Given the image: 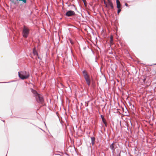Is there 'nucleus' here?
<instances>
[{"label":"nucleus","mask_w":156,"mask_h":156,"mask_svg":"<svg viewBox=\"0 0 156 156\" xmlns=\"http://www.w3.org/2000/svg\"><path fill=\"white\" fill-rule=\"evenodd\" d=\"M18 74L19 77L22 80L27 79L30 75L28 72L25 71L19 72Z\"/></svg>","instance_id":"nucleus-1"},{"label":"nucleus","mask_w":156,"mask_h":156,"mask_svg":"<svg viewBox=\"0 0 156 156\" xmlns=\"http://www.w3.org/2000/svg\"><path fill=\"white\" fill-rule=\"evenodd\" d=\"M31 91L35 95V97L38 102L41 103L43 102V99L41 95L38 94L36 91L33 89H31Z\"/></svg>","instance_id":"nucleus-2"},{"label":"nucleus","mask_w":156,"mask_h":156,"mask_svg":"<svg viewBox=\"0 0 156 156\" xmlns=\"http://www.w3.org/2000/svg\"><path fill=\"white\" fill-rule=\"evenodd\" d=\"M29 30L28 29L24 27L22 33V35L23 36L25 37H27L29 34Z\"/></svg>","instance_id":"nucleus-3"},{"label":"nucleus","mask_w":156,"mask_h":156,"mask_svg":"<svg viewBox=\"0 0 156 156\" xmlns=\"http://www.w3.org/2000/svg\"><path fill=\"white\" fill-rule=\"evenodd\" d=\"M84 78L88 86H89L90 84V79L89 76V75L87 76H86L84 77Z\"/></svg>","instance_id":"nucleus-4"},{"label":"nucleus","mask_w":156,"mask_h":156,"mask_svg":"<svg viewBox=\"0 0 156 156\" xmlns=\"http://www.w3.org/2000/svg\"><path fill=\"white\" fill-rule=\"evenodd\" d=\"M75 14V12L73 11H69L67 12L66 15V16H69L73 15Z\"/></svg>","instance_id":"nucleus-5"},{"label":"nucleus","mask_w":156,"mask_h":156,"mask_svg":"<svg viewBox=\"0 0 156 156\" xmlns=\"http://www.w3.org/2000/svg\"><path fill=\"white\" fill-rule=\"evenodd\" d=\"M117 7L118 9L120 8L121 6L120 2L119 0H116Z\"/></svg>","instance_id":"nucleus-6"},{"label":"nucleus","mask_w":156,"mask_h":156,"mask_svg":"<svg viewBox=\"0 0 156 156\" xmlns=\"http://www.w3.org/2000/svg\"><path fill=\"white\" fill-rule=\"evenodd\" d=\"M111 149L112 150H114L115 149V145L114 143L112 144L110 146Z\"/></svg>","instance_id":"nucleus-7"},{"label":"nucleus","mask_w":156,"mask_h":156,"mask_svg":"<svg viewBox=\"0 0 156 156\" xmlns=\"http://www.w3.org/2000/svg\"><path fill=\"white\" fill-rule=\"evenodd\" d=\"M91 143L92 145H94V141L95 140V138L94 137H91Z\"/></svg>","instance_id":"nucleus-8"},{"label":"nucleus","mask_w":156,"mask_h":156,"mask_svg":"<svg viewBox=\"0 0 156 156\" xmlns=\"http://www.w3.org/2000/svg\"><path fill=\"white\" fill-rule=\"evenodd\" d=\"M33 53L34 55H38V54L37 51L34 48L33 50Z\"/></svg>","instance_id":"nucleus-9"},{"label":"nucleus","mask_w":156,"mask_h":156,"mask_svg":"<svg viewBox=\"0 0 156 156\" xmlns=\"http://www.w3.org/2000/svg\"><path fill=\"white\" fill-rule=\"evenodd\" d=\"M83 74L84 77H85V76H88V75L87 74L86 72L85 71H83Z\"/></svg>","instance_id":"nucleus-10"},{"label":"nucleus","mask_w":156,"mask_h":156,"mask_svg":"<svg viewBox=\"0 0 156 156\" xmlns=\"http://www.w3.org/2000/svg\"><path fill=\"white\" fill-rule=\"evenodd\" d=\"M108 5L111 7L112 8H113V6L112 4V2H108Z\"/></svg>","instance_id":"nucleus-11"},{"label":"nucleus","mask_w":156,"mask_h":156,"mask_svg":"<svg viewBox=\"0 0 156 156\" xmlns=\"http://www.w3.org/2000/svg\"><path fill=\"white\" fill-rule=\"evenodd\" d=\"M16 1H22L24 3H26V0H16Z\"/></svg>","instance_id":"nucleus-12"},{"label":"nucleus","mask_w":156,"mask_h":156,"mask_svg":"<svg viewBox=\"0 0 156 156\" xmlns=\"http://www.w3.org/2000/svg\"><path fill=\"white\" fill-rule=\"evenodd\" d=\"M121 11V9H119L118 10V11H117V12L119 14L120 12Z\"/></svg>","instance_id":"nucleus-13"},{"label":"nucleus","mask_w":156,"mask_h":156,"mask_svg":"<svg viewBox=\"0 0 156 156\" xmlns=\"http://www.w3.org/2000/svg\"><path fill=\"white\" fill-rule=\"evenodd\" d=\"M102 119L103 121V122L105 124V122L104 121V119H103V118H102Z\"/></svg>","instance_id":"nucleus-14"},{"label":"nucleus","mask_w":156,"mask_h":156,"mask_svg":"<svg viewBox=\"0 0 156 156\" xmlns=\"http://www.w3.org/2000/svg\"><path fill=\"white\" fill-rule=\"evenodd\" d=\"M104 3L106 5V6L107 7V5L106 4L105 1H104Z\"/></svg>","instance_id":"nucleus-15"},{"label":"nucleus","mask_w":156,"mask_h":156,"mask_svg":"<svg viewBox=\"0 0 156 156\" xmlns=\"http://www.w3.org/2000/svg\"><path fill=\"white\" fill-rule=\"evenodd\" d=\"M37 57H38V58L39 59H41V58H40L38 55H37Z\"/></svg>","instance_id":"nucleus-16"},{"label":"nucleus","mask_w":156,"mask_h":156,"mask_svg":"<svg viewBox=\"0 0 156 156\" xmlns=\"http://www.w3.org/2000/svg\"><path fill=\"white\" fill-rule=\"evenodd\" d=\"M108 2H111L110 0H108Z\"/></svg>","instance_id":"nucleus-17"},{"label":"nucleus","mask_w":156,"mask_h":156,"mask_svg":"<svg viewBox=\"0 0 156 156\" xmlns=\"http://www.w3.org/2000/svg\"><path fill=\"white\" fill-rule=\"evenodd\" d=\"M125 5L126 6H128V5L126 3Z\"/></svg>","instance_id":"nucleus-18"},{"label":"nucleus","mask_w":156,"mask_h":156,"mask_svg":"<svg viewBox=\"0 0 156 156\" xmlns=\"http://www.w3.org/2000/svg\"><path fill=\"white\" fill-rule=\"evenodd\" d=\"M70 42L72 44H73V43L70 40Z\"/></svg>","instance_id":"nucleus-19"}]
</instances>
